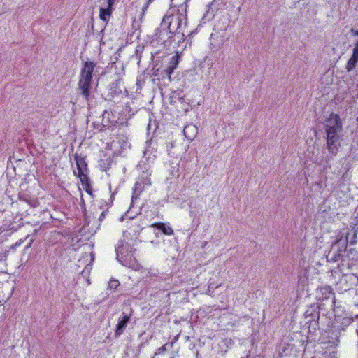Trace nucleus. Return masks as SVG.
Here are the masks:
<instances>
[{
  "instance_id": "1",
  "label": "nucleus",
  "mask_w": 358,
  "mask_h": 358,
  "mask_svg": "<svg viewBox=\"0 0 358 358\" xmlns=\"http://www.w3.org/2000/svg\"><path fill=\"white\" fill-rule=\"evenodd\" d=\"M327 133V148L332 155H336L340 146L338 133L342 131V123L338 115L331 113L324 124Z\"/></svg>"
},
{
  "instance_id": "20",
  "label": "nucleus",
  "mask_w": 358,
  "mask_h": 358,
  "mask_svg": "<svg viewBox=\"0 0 358 358\" xmlns=\"http://www.w3.org/2000/svg\"><path fill=\"white\" fill-rule=\"evenodd\" d=\"M343 255H345L346 257L351 260H356L358 259V252L353 248L347 250V247H343Z\"/></svg>"
},
{
  "instance_id": "25",
  "label": "nucleus",
  "mask_w": 358,
  "mask_h": 358,
  "mask_svg": "<svg viewBox=\"0 0 358 358\" xmlns=\"http://www.w3.org/2000/svg\"><path fill=\"white\" fill-rule=\"evenodd\" d=\"M143 50V46L138 45L136 49V54L137 56H138L139 58H141V54L142 53Z\"/></svg>"
},
{
  "instance_id": "36",
  "label": "nucleus",
  "mask_w": 358,
  "mask_h": 358,
  "mask_svg": "<svg viewBox=\"0 0 358 358\" xmlns=\"http://www.w3.org/2000/svg\"><path fill=\"white\" fill-rule=\"evenodd\" d=\"M196 358H199V352H196Z\"/></svg>"
},
{
  "instance_id": "14",
  "label": "nucleus",
  "mask_w": 358,
  "mask_h": 358,
  "mask_svg": "<svg viewBox=\"0 0 358 358\" xmlns=\"http://www.w3.org/2000/svg\"><path fill=\"white\" fill-rule=\"evenodd\" d=\"M77 169L78 173L87 171V164L85 161V156L81 154L76 153L74 155Z\"/></svg>"
},
{
  "instance_id": "24",
  "label": "nucleus",
  "mask_w": 358,
  "mask_h": 358,
  "mask_svg": "<svg viewBox=\"0 0 358 358\" xmlns=\"http://www.w3.org/2000/svg\"><path fill=\"white\" fill-rule=\"evenodd\" d=\"M162 69H157L153 72L154 77H157L158 79H161Z\"/></svg>"
},
{
  "instance_id": "6",
  "label": "nucleus",
  "mask_w": 358,
  "mask_h": 358,
  "mask_svg": "<svg viewBox=\"0 0 358 358\" xmlns=\"http://www.w3.org/2000/svg\"><path fill=\"white\" fill-rule=\"evenodd\" d=\"M171 31L166 27H162V22H161L160 25L155 31L152 36V39L157 41V44L163 45L164 48L170 47V38Z\"/></svg>"
},
{
  "instance_id": "18",
  "label": "nucleus",
  "mask_w": 358,
  "mask_h": 358,
  "mask_svg": "<svg viewBox=\"0 0 358 358\" xmlns=\"http://www.w3.org/2000/svg\"><path fill=\"white\" fill-rule=\"evenodd\" d=\"M358 232V229H353V233L352 235H350V233H348L346 235L345 241L341 243L343 245V247H347V244L348 242L350 243V244L353 245L357 243V235Z\"/></svg>"
},
{
  "instance_id": "33",
  "label": "nucleus",
  "mask_w": 358,
  "mask_h": 358,
  "mask_svg": "<svg viewBox=\"0 0 358 358\" xmlns=\"http://www.w3.org/2000/svg\"><path fill=\"white\" fill-rule=\"evenodd\" d=\"M102 116H103V121L104 119L106 117V116H107V118H108L109 113L106 110H104L102 113Z\"/></svg>"
},
{
  "instance_id": "30",
  "label": "nucleus",
  "mask_w": 358,
  "mask_h": 358,
  "mask_svg": "<svg viewBox=\"0 0 358 358\" xmlns=\"http://www.w3.org/2000/svg\"><path fill=\"white\" fill-rule=\"evenodd\" d=\"M154 0H148L146 4L143 8V11L144 12L148 7V6Z\"/></svg>"
},
{
  "instance_id": "15",
  "label": "nucleus",
  "mask_w": 358,
  "mask_h": 358,
  "mask_svg": "<svg viewBox=\"0 0 358 358\" xmlns=\"http://www.w3.org/2000/svg\"><path fill=\"white\" fill-rule=\"evenodd\" d=\"M183 133L188 140H193L197 133V128L194 124H189L184 127Z\"/></svg>"
},
{
  "instance_id": "29",
  "label": "nucleus",
  "mask_w": 358,
  "mask_h": 358,
  "mask_svg": "<svg viewBox=\"0 0 358 358\" xmlns=\"http://www.w3.org/2000/svg\"><path fill=\"white\" fill-rule=\"evenodd\" d=\"M107 212H108V210H106L101 213V214L100 215L99 218L100 222H101L105 218L106 214Z\"/></svg>"
},
{
  "instance_id": "11",
  "label": "nucleus",
  "mask_w": 358,
  "mask_h": 358,
  "mask_svg": "<svg viewBox=\"0 0 358 358\" xmlns=\"http://www.w3.org/2000/svg\"><path fill=\"white\" fill-rule=\"evenodd\" d=\"M129 321L130 315L125 314V313H122V315L119 317L117 324L116 325L115 331V336L116 337L120 336L124 333Z\"/></svg>"
},
{
  "instance_id": "4",
  "label": "nucleus",
  "mask_w": 358,
  "mask_h": 358,
  "mask_svg": "<svg viewBox=\"0 0 358 358\" xmlns=\"http://www.w3.org/2000/svg\"><path fill=\"white\" fill-rule=\"evenodd\" d=\"M135 250L131 244L122 240L119 241L115 248L116 258L123 266H130Z\"/></svg>"
},
{
  "instance_id": "32",
  "label": "nucleus",
  "mask_w": 358,
  "mask_h": 358,
  "mask_svg": "<svg viewBox=\"0 0 358 358\" xmlns=\"http://www.w3.org/2000/svg\"><path fill=\"white\" fill-rule=\"evenodd\" d=\"M106 1H107L108 5L110 7H113V5H114V3H115V0H106Z\"/></svg>"
},
{
  "instance_id": "13",
  "label": "nucleus",
  "mask_w": 358,
  "mask_h": 358,
  "mask_svg": "<svg viewBox=\"0 0 358 358\" xmlns=\"http://www.w3.org/2000/svg\"><path fill=\"white\" fill-rule=\"evenodd\" d=\"M358 62V42L355 44L352 55L347 62L346 70L348 72L352 71L357 66Z\"/></svg>"
},
{
  "instance_id": "35",
  "label": "nucleus",
  "mask_w": 358,
  "mask_h": 358,
  "mask_svg": "<svg viewBox=\"0 0 358 358\" xmlns=\"http://www.w3.org/2000/svg\"><path fill=\"white\" fill-rule=\"evenodd\" d=\"M335 334V336L337 337V331H336L335 332L334 331H332V334Z\"/></svg>"
},
{
  "instance_id": "8",
  "label": "nucleus",
  "mask_w": 358,
  "mask_h": 358,
  "mask_svg": "<svg viewBox=\"0 0 358 358\" xmlns=\"http://www.w3.org/2000/svg\"><path fill=\"white\" fill-rule=\"evenodd\" d=\"M343 257L344 255L342 248L341 240H337L327 256V260L329 262H336Z\"/></svg>"
},
{
  "instance_id": "16",
  "label": "nucleus",
  "mask_w": 358,
  "mask_h": 358,
  "mask_svg": "<svg viewBox=\"0 0 358 358\" xmlns=\"http://www.w3.org/2000/svg\"><path fill=\"white\" fill-rule=\"evenodd\" d=\"M151 227L156 228L163 232L165 235H172L173 234V229L168 225H166L165 223L163 222H157L154 223L151 225Z\"/></svg>"
},
{
  "instance_id": "7",
  "label": "nucleus",
  "mask_w": 358,
  "mask_h": 358,
  "mask_svg": "<svg viewBox=\"0 0 358 358\" xmlns=\"http://www.w3.org/2000/svg\"><path fill=\"white\" fill-rule=\"evenodd\" d=\"M180 60V57L177 52L174 55H173L167 64V66L163 69H162L161 73V79H168L169 81L171 80V74L173 73L174 70L178 67L179 62Z\"/></svg>"
},
{
  "instance_id": "27",
  "label": "nucleus",
  "mask_w": 358,
  "mask_h": 358,
  "mask_svg": "<svg viewBox=\"0 0 358 358\" xmlns=\"http://www.w3.org/2000/svg\"><path fill=\"white\" fill-rule=\"evenodd\" d=\"M138 189H139V192H141L142 191V189H143V187H141L140 182L137 181L135 185V189H134V195L136 194V192H137V190Z\"/></svg>"
},
{
  "instance_id": "26",
  "label": "nucleus",
  "mask_w": 358,
  "mask_h": 358,
  "mask_svg": "<svg viewBox=\"0 0 358 358\" xmlns=\"http://www.w3.org/2000/svg\"><path fill=\"white\" fill-rule=\"evenodd\" d=\"M94 127L97 129L99 131H103V128L106 127L103 123L96 124L95 122L93 123Z\"/></svg>"
},
{
  "instance_id": "28",
  "label": "nucleus",
  "mask_w": 358,
  "mask_h": 358,
  "mask_svg": "<svg viewBox=\"0 0 358 358\" xmlns=\"http://www.w3.org/2000/svg\"><path fill=\"white\" fill-rule=\"evenodd\" d=\"M83 189L86 191V192H87L89 194H92V187H91L90 185H86L85 187H83Z\"/></svg>"
},
{
  "instance_id": "12",
  "label": "nucleus",
  "mask_w": 358,
  "mask_h": 358,
  "mask_svg": "<svg viewBox=\"0 0 358 358\" xmlns=\"http://www.w3.org/2000/svg\"><path fill=\"white\" fill-rule=\"evenodd\" d=\"M125 90L123 85L122 79L117 78L115 80L109 85V96L112 98L117 96L122 93V91Z\"/></svg>"
},
{
  "instance_id": "2",
  "label": "nucleus",
  "mask_w": 358,
  "mask_h": 358,
  "mask_svg": "<svg viewBox=\"0 0 358 358\" xmlns=\"http://www.w3.org/2000/svg\"><path fill=\"white\" fill-rule=\"evenodd\" d=\"M162 22V27L168 28L171 31L187 29V6L182 5L176 13H166Z\"/></svg>"
},
{
  "instance_id": "19",
  "label": "nucleus",
  "mask_w": 358,
  "mask_h": 358,
  "mask_svg": "<svg viewBox=\"0 0 358 358\" xmlns=\"http://www.w3.org/2000/svg\"><path fill=\"white\" fill-rule=\"evenodd\" d=\"M112 11H113V7H110L108 5V7L106 8H101L100 10H99L100 19L104 22H107L108 18L112 14Z\"/></svg>"
},
{
  "instance_id": "5",
  "label": "nucleus",
  "mask_w": 358,
  "mask_h": 358,
  "mask_svg": "<svg viewBox=\"0 0 358 358\" xmlns=\"http://www.w3.org/2000/svg\"><path fill=\"white\" fill-rule=\"evenodd\" d=\"M322 304H313L304 313L305 325L308 328L310 333H314L319 327L320 310Z\"/></svg>"
},
{
  "instance_id": "22",
  "label": "nucleus",
  "mask_w": 358,
  "mask_h": 358,
  "mask_svg": "<svg viewBox=\"0 0 358 358\" xmlns=\"http://www.w3.org/2000/svg\"><path fill=\"white\" fill-rule=\"evenodd\" d=\"M120 285V282L114 278H110L108 282V287L111 290H115Z\"/></svg>"
},
{
  "instance_id": "31",
  "label": "nucleus",
  "mask_w": 358,
  "mask_h": 358,
  "mask_svg": "<svg viewBox=\"0 0 358 358\" xmlns=\"http://www.w3.org/2000/svg\"><path fill=\"white\" fill-rule=\"evenodd\" d=\"M351 34L354 36H358V29H351L350 30Z\"/></svg>"
},
{
  "instance_id": "34",
  "label": "nucleus",
  "mask_w": 358,
  "mask_h": 358,
  "mask_svg": "<svg viewBox=\"0 0 358 358\" xmlns=\"http://www.w3.org/2000/svg\"><path fill=\"white\" fill-rule=\"evenodd\" d=\"M150 182L149 179H146V185H150Z\"/></svg>"
},
{
  "instance_id": "23",
  "label": "nucleus",
  "mask_w": 358,
  "mask_h": 358,
  "mask_svg": "<svg viewBox=\"0 0 358 358\" xmlns=\"http://www.w3.org/2000/svg\"><path fill=\"white\" fill-rule=\"evenodd\" d=\"M166 351V345H164L161 348H159L157 351L155 353V355L152 358H156V357L162 353H164Z\"/></svg>"
},
{
  "instance_id": "10",
  "label": "nucleus",
  "mask_w": 358,
  "mask_h": 358,
  "mask_svg": "<svg viewBox=\"0 0 358 358\" xmlns=\"http://www.w3.org/2000/svg\"><path fill=\"white\" fill-rule=\"evenodd\" d=\"M191 34V31H189L187 29L175 30L171 31L172 36L170 38V46L175 43L177 45H180L181 43H183L185 40V38Z\"/></svg>"
},
{
  "instance_id": "17",
  "label": "nucleus",
  "mask_w": 358,
  "mask_h": 358,
  "mask_svg": "<svg viewBox=\"0 0 358 358\" xmlns=\"http://www.w3.org/2000/svg\"><path fill=\"white\" fill-rule=\"evenodd\" d=\"M210 49L213 52L217 51L224 43L222 38L219 39L218 37L215 38L213 34L210 36Z\"/></svg>"
},
{
  "instance_id": "3",
  "label": "nucleus",
  "mask_w": 358,
  "mask_h": 358,
  "mask_svg": "<svg viewBox=\"0 0 358 358\" xmlns=\"http://www.w3.org/2000/svg\"><path fill=\"white\" fill-rule=\"evenodd\" d=\"M95 66L96 64L93 62H86L82 68L80 78L78 81V90L87 102H89L90 100L92 73Z\"/></svg>"
},
{
  "instance_id": "21",
  "label": "nucleus",
  "mask_w": 358,
  "mask_h": 358,
  "mask_svg": "<svg viewBox=\"0 0 358 358\" xmlns=\"http://www.w3.org/2000/svg\"><path fill=\"white\" fill-rule=\"evenodd\" d=\"M78 176L80 179L83 187L90 185V178L88 177L87 172L78 173Z\"/></svg>"
},
{
  "instance_id": "9",
  "label": "nucleus",
  "mask_w": 358,
  "mask_h": 358,
  "mask_svg": "<svg viewBox=\"0 0 358 358\" xmlns=\"http://www.w3.org/2000/svg\"><path fill=\"white\" fill-rule=\"evenodd\" d=\"M318 297L322 301H327L330 303V306L332 308L335 305L336 299L333 289L330 286L322 287L318 291Z\"/></svg>"
},
{
  "instance_id": "37",
  "label": "nucleus",
  "mask_w": 358,
  "mask_h": 358,
  "mask_svg": "<svg viewBox=\"0 0 358 358\" xmlns=\"http://www.w3.org/2000/svg\"><path fill=\"white\" fill-rule=\"evenodd\" d=\"M357 333H358V330H357Z\"/></svg>"
}]
</instances>
